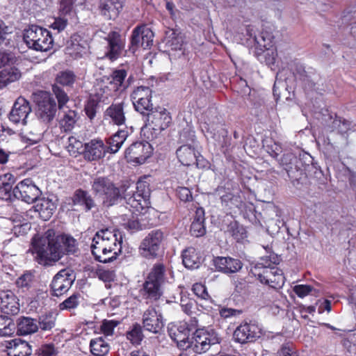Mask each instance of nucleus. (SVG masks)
I'll return each mask as SVG.
<instances>
[{
  "mask_svg": "<svg viewBox=\"0 0 356 356\" xmlns=\"http://www.w3.org/2000/svg\"><path fill=\"white\" fill-rule=\"evenodd\" d=\"M77 250L76 239L70 236L61 235L54 229H48L33 242L35 259L40 265L51 266L64 254V251L74 254Z\"/></svg>",
  "mask_w": 356,
  "mask_h": 356,
  "instance_id": "1",
  "label": "nucleus"
},
{
  "mask_svg": "<svg viewBox=\"0 0 356 356\" xmlns=\"http://www.w3.org/2000/svg\"><path fill=\"white\" fill-rule=\"evenodd\" d=\"M280 258L275 254H270L266 258H261V262L254 266V274L264 284L273 289H280L284 284V277L282 270L274 265L279 264Z\"/></svg>",
  "mask_w": 356,
  "mask_h": 356,
  "instance_id": "2",
  "label": "nucleus"
},
{
  "mask_svg": "<svg viewBox=\"0 0 356 356\" xmlns=\"http://www.w3.org/2000/svg\"><path fill=\"white\" fill-rule=\"evenodd\" d=\"M293 74L300 82L307 95L313 96L325 91L323 79L313 67H305L300 63H296Z\"/></svg>",
  "mask_w": 356,
  "mask_h": 356,
  "instance_id": "3",
  "label": "nucleus"
},
{
  "mask_svg": "<svg viewBox=\"0 0 356 356\" xmlns=\"http://www.w3.org/2000/svg\"><path fill=\"white\" fill-rule=\"evenodd\" d=\"M166 279L165 266L161 263L155 264L143 284V297L150 300L159 299L162 295L161 286Z\"/></svg>",
  "mask_w": 356,
  "mask_h": 356,
  "instance_id": "4",
  "label": "nucleus"
},
{
  "mask_svg": "<svg viewBox=\"0 0 356 356\" xmlns=\"http://www.w3.org/2000/svg\"><path fill=\"white\" fill-rule=\"evenodd\" d=\"M24 40L29 49L46 51L53 45V39L49 31L36 25H31L24 30Z\"/></svg>",
  "mask_w": 356,
  "mask_h": 356,
  "instance_id": "5",
  "label": "nucleus"
},
{
  "mask_svg": "<svg viewBox=\"0 0 356 356\" xmlns=\"http://www.w3.org/2000/svg\"><path fill=\"white\" fill-rule=\"evenodd\" d=\"M92 190L96 196L101 198L103 204L111 207L117 203L121 196L120 189L104 177H96L92 183Z\"/></svg>",
  "mask_w": 356,
  "mask_h": 356,
  "instance_id": "6",
  "label": "nucleus"
},
{
  "mask_svg": "<svg viewBox=\"0 0 356 356\" xmlns=\"http://www.w3.org/2000/svg\"><path fill=\"white\" fill-rule=\"evenodd\" d=\"M220 338L213 329H197L191 335L190 350L201 354L209 350L212 345L219 343Z\"/></svg>",
  "mask_w": 356,
  "mask_h": 356,
  "instance_id": "7",
  "label": "nucleus"
},
{
  "mask_svg": "<svg viewBox=\"0 0 356 356\" xmlns=\"http://www.w3.org/2000/svg\"><path fill=\"white\" fill-rule=\"evenodd\" d=\"M165 236L161 229L150 231L139 245L140 255L146 259L157 258L161 252Z\"/></svg>",
  "mask_w": 356,
  "mask_h": 356,
  "instance_id": "8",
  "label": "nucleus"
},
{
  "mask_svg": "<svg viewBox=\"0 0 356 356\" xmlns=\"http://www.w3.org/2000/svg\"><path fill=\"white\" fill-rule=\"evenodd\" d=\"M33 100L38 106L37 115L45 123L50 122L56 113V104L50 93L37 91L33 94Z\"/></svg>",
  "mask_w": 356,
  "mask_h": 356,
  "instance_id": "9",
  "label": "nucleus"
},
{
  "mask_svg": "<svg viewBox=\"0 0 356 356\" xmlns=\"http://www.w3.org/2000/svg\"><path fill=\"white\" fill-rule=\"evenodd\" d=\"M152 91L149 87L140 86L132 91L130 97L135 110L143 115L153 110Z\"/></svg>",
  "mask_w": 356,
  "mask_h": 356,
  "instance_id": "10",
  "label": "nucleus"
},
{
  "mask_svg": "<svg viewBox=\"0 0 356 356\" xmlns=\"http://www.w3.org/2000/svg\"><path fill=\"white\" fill-rule=\"evenodd\" d=\"M122 237L115 229H102L95 234L92 244L121 250Z\"/></svg>",
  "mask_w": 356,
  "mask_h": 356,
  "instance_id": "11",
  "label": "nucleus"
},
{
  "mask_svg": "<svg viewBox=\"0 0 356 356\" xmlns=\"http://www.w3.org/2000/svg\"><path fill=\"white\" fill-rule=\"evenodd\" d=\"M13 195L28 204L35 202L41 191L31 179H25L19 182L13 191Z\"/></svg>",
  "mask_w": 356,
  "mask_h": 356,
  "instance_id": "12",
  "label": "nucleus"
},
{
  "mask_svg": "<svg viewBox=\"0 0 356 356\" xmlns=\"http://www.w3.org/2000/svg\"><path fill=\"white\" fill-rule=\"evenodd\" d=\"M261 335V328L254 323H244L238 325L234 332L233 338L240 343H247L256 341Z\"/></svg>",
  "mask_w": 356,
  "mask_h": 356,
  "instance_id": "13",
  "label": "nucleus"
},
{
  "mask_svg": "<svg viewBox=\"0 0 356 356\" xmlns=\"http://www.w3.org/2000/svg\"><path fill=\"white\" fill-rule=\"evenodd\" d=\"M107 42L106 56L111 60L120 57L124 52L126 40L118 31H110L105 38Z\"/></svg>",
  "mask_w": 356,
  "mask_h": 356,
  "instance_id": "14",
  "label": "nucleus"
},
{
  "mask_svg": "<svg viewBox=\"0 0 356 356\" xmlns=\"http://www.w3.org/2000/svg\"><path fill=\"white\" fill-rule=\"evenodd\" d=\"M152 152L151 145L147 142H136L132 143L125 151L127 159L142 164L145 162Z\"/></svg>",
  "mask_w": 356,
  "mask_h": 356,
  "instance_id": "15",
  "label": "nucleus"
},
{
  "mask_svg": "<svg viewBox=\"0 0 356 356\" xmlns=\"http://www.w3.org/2000/svg\"><path fill=\"white\" fill-rule=\"evenodd\" d=\"M74 278L66 269L60 270L53 278L51 283V295L60 296L66 293L72 286Z\"/></svg>",
  "mask_w": 356,
  "mask_h": 356,
  "instance_id": "16",
  "label": "nucleus"
},
{
  "mask_svg": "<svg viewBox=\"0 0 356 356\" xmlns=\"http://www.w3.org/2000/svg\"><path fill=\"white\" fill-rule=\"evenodd\" d=\"M143 326L145 330L158 334L163 326V316L155 307H149L143 314Z\"/></svg>",
  "mask_w": 356,
  "mask_h": 356,
  "instance_id": "17",
  "label": "nucleus"
},
{
  "mask_svg": "<svg viewBox=\"0 0 356 356\" xmlns=\"http://www.w3.org/2000/svg\"><path fill=\"white\" fill-rule=\"evenodd\" d=\"M220 124V118L216 108L207 109L200 118V127L207 138H215V132Z\"/></svg>",
  "mask_w": 356,
  "mask_h": 356,
  "instance_id": "18",
  "label": "nucleus"
},
{
  "mask_svg": "<svg viewBox=\"0 0 356 356\" xmlns=\"http://www.w3.org/2000/svg\"><path fill=\"white\" fill-rule=\"evenodd\" d=\"M31 112L30 103L22 97H18L10 112L9 119L15 124H26V119Z\"/></svg>",
  "mask_w": 356,
  "mask_h": 356,
  "instance_id": "19",
  "label": "nucleus"
},
{
  "mask_svg": "<svg viewBox=\"0 0 356 356\" xmlns=\"http://www.w3.org/2000/svg\"><path fill=\"white\" fill-rule=\"evenodd\" d=\"M146 115L148 124L156 131H161L167 129L172 121L170 113L165 108H160V111L152 110Z\"/></svg>",
  "mask_w": 356,
  "mask_h": 356,
  "instance_id": "20",
  "label": "nucleus"
},
{
  "mask_svg": "<svg viewBox=\"0 0 356 356\" xmlns=\"http://www.w3.org/2000/svg\"><path fill=\"white\" fill-rule=\"evenodd\" d=\"M213 264L218 271L225 274L237 273L243 267V263L240 259L231 257H214Z\"/></svg>",
  "mask_w": 356,
  "mask_h": 356,
  "instance_id": "21",
  "label": "nucleus"
},
{
  "mask_svg": "<svg viewBox=\"0 0 356 356\" xmlns=\"http://www.w3.org/2000/svg\"><path fill=\"white\" fill-rule=\"evenodd\" d=\"M108 152L102 140L93 139L84 145L83 157L88 161H98Z\"/></svg>",
  "mask_w": 356,
  "mask_h": 356,
  "instance_id": "22",
  "label": "nucleus"
},
{
  "mask_svg": "<svg viewBox=\"0 0 356 356\" xmlns=\"http://www.w3.org/2000/svg\"><path fill=\"white\" fill-rule=\"evenodd\" d=\"M169 336L177 346L182 350H190V342L191 335H190L189 330L185 325L173 326L168 328Z\"/></svg>",
  "mask_w": 356,
  "mask_h": 356,
  "instance_id": "23",
  "label": "nucleus"
},
{
  "mask_svg": "<svg viewBox=\"0 0 356 356\" xmlns=\"http://www.w3.org/2000/svg\"><path fill=\"white\" fill-rule=\"evenodd\" d=\"M129 188V186L123 189L124 199L126 202L127 207L130 209H133L131 211L132 213L141 212L143 209L147 208L149 204V199L144 197L136 192L131 193L133 191L127 192V189Z\"/></svg>",
  "mask_w": 356,
  "mask_h": 356,
  "instance_id": "24",
  "label": "nucleus"
},
{
  "mask_svg": "<svg viewBox=\"0 0 356 356\" xmlns=\"http://www.w3.org/2000/svg\"><path fill=\"white\" fill-rule=\"evenodd\" d=\"M5 347L8 356H29L32 353L29 343L19 338L6 341Z\"/></svg>",
  "mask_w": 356,
  "mask_h": 356,
  "instance_id": "25",
  "label": "nucleus"
},
{
  "mask_svg": "<svg viewBox=\"0 0 356 356\" xmlns=\"http://www.w3.org/2000/svg\"><path fill=\"white\" fill-rule=\"evenodd\" d=\"M122 9L120 0H100L98 10L100 15L106 20L115 19Z\"/></svg>",
  "mask_w": 356,
  "mask_h": 356,
  "instance_id": "26",
  "label": "nucleus"
},
{
  "mask_svg": "<svg viewBox=\"0 0 356 356\" xmlns=\"http://www.w3.org/2000/svg\"><path fill=\"white\" fill-rule=\"evenodd\" d=\"M0 309L6 314L15 315L19 311L18 299L11 291H2L0 292Z\"/></svg>",
  "mask_w": 356,
  "mask_h": 356,
  "instance_id": "27",
  "label": "nucleus"
},
{
  "mask_svg": "<svg viewBox=\"0 0 356 356\" xmlns=\"http://www.w3.org/2000/svg\"><path fill=\"white\" fill-rule=\"evenodd\" d=\"M124 105V102L110 105L105 111V119L109 120L110 122L118 126L124 124L126 122Z\"/></svg>",
  "mask_w": 356,
  "mask_h": 356,
  "instance_id": "28",
  "label": "nucleus"
},
{
  "mask_svg": "<svg viewBox=\"0 0 356 356\" xmlns=\"http://www.w3.org/2000/svg\"><path fill=\"white\" fill-rule=\"evenodd\" d=\"M280 165L287 172L289 177H291V174L294 171H302L306 170L305 166L300 158H298L292 152H286L283 154L280 161Z\"/></svg>",
  "mask_w": 356,
  "mask_h": 356,
  "instance_id": "29",
  "label": "nucleus"
},
{
  "mask_svg": "<svg viewBox=\"0 0 356 356\" xmlns=\"http://www.w3.org/2000/svg\"><path fill=\"white\" fill-rule=\"evenodd\" d=\"M91 251L95 260L101 263H108L115 260L121 250L91 244Z\"/></svg>",
  "mask_w": 356,
  "mask_h": 356,
  "instance_id": "30",
  "label": "nucleus"
},
{
  "mask_svg": "<svg viewBox=\"0 0 356 356\" xmlns=\"http://www.w3.org/2000/svg\"><path fill=\"white\" fill-rule=\"evenodd\" d=\"M35 202L34 210L38 213L40 218L44 221L49 220L56 209L52 200L48 197H38Z\"/></svg>",
  "mask_w": 356,
  "mask_h": 356,
  "instance_id": "31",
  "label": "nucleus"
},
{
  "mask_svg": "<svg viewBox=\"0 0 356 356\" xmlns=\"http://www.w3.org/2000/svg\"><path fill=\"white\" fill-rule=\"evenodd\" d=\"M88 49V44L86 40L80 38L79 36H74L70 43L66 48L67 54L74 58H78L85 54Z\"/></svg>",
  "mask_w": 356,
  "mask_h": 356,
  "instance_id": "32",
  "label": "nucleus"
},
{
  "mask_svg": "<svg viewBox=\"0 0 356 356\" xmlns=\"http://www.w3.org/2000/svg\"><path fill=\"white\" fill-rule=\"evenodd\" d=\"M129 136L127 129H120L113 136L108 138L106 149L108 152L115 154L119 151Z\"/></svg>",
  "mask_w": 356,
  "mask_h": 356,
  "instance_id": "33",
  "label": "nucleus"
},
{
  "mask_svg": "<svg viewBox=\"0 0 356 356\" xmlns=\"http://www.w3.org/2000/svg\"><path fill=\"white\" fill-rule=\"evenodd\" d=\"M179 161L184 165L195 164L197 161V156L194 147L189 145L181 146L176 152Z\"/></svg>",
  "mask_w": 356,
  "mask_h": 356,
  "instance_id": "34",
  "label": "nucleus"
},
{
  "mask_svg": "<svg viewBox=\"0 0 356 356\" xmlns=\"http://www.w3.org/2000/svg\"><path fill=\"white\" fill-rule=\"evenodd\" d=\"M15 182V178L10 173H6L0 177V199L4 200H11L14 188L13 186Z\"/></svg>",
  "mask_w": 356,
  "mask_h": 356,
  "instance_id": "35",
  "label": "nucleus"
},
{
  "mask_svg": "<svg viewBox=\"0 0 356 356\" xmlns=\"http://www.w3.org/2000/svg\"><path fill=\"white\" fill-rule=\"evenodd\" d=\"M127 72L124 69L115 70L110 75L109 84L116 92H124Z\"/></svg>",
  "mask_w": 356,
  "mask_h": 356,
  "instance_id": "36",
  "label": "nucleus"
},
{
  "mask_svg": "<svg viewBox=\"0 0 356 356\" xmlns=\"http://www.w3.org/2000/svg\"><path fill=\"white\" fill-rule=\"evenodd\" d=\"M39 327L38 321L30 317H22L17 322V332L20 335H27L35 333Z\"/></svg>",
  "mask_w": 356,
  "mask_h": 356,
  "instance_id": "37",
  "label": "nucleus"
},
{
  "mask_svg": "<svg viewBox=\"0 0 356 356\" xmlns=\"http://www.w3.org/2000/svg\"><path fill=\"white\" fill-rule=\"evenodd\" d=\"M72 201L75 205L84 206L86 211L90 210L95 206L94 200L88 192L81 189L76 191Z\"/></svg>",
  "mask_w": 356,
  "mask_h": 356,
  "instance_id": "38",
  "label": "nucleus"
},
{
  "mask_svg": "<svg viewBox=\"0 0 356 356\" xmlns=\"http://www.w3.org/2000/svg\"><path fill=\"white\" fill-rule=\"evenodd\" d=\"M59 123L65 131L71 130L76 122V113L74 111L67 109L59 112Z\"/></svg>",
  "mask_w": 356,
  "mask_h": 356,
  "instance_id": "39",
  "label": "nucleus"
},
{
  "mask_svg": "<svg viewBox=\"0 0 356 356\" xmlns=\"http://www.w3.org/2000/svg\"><path fill=\"white\" fill-rule=\"evenodd\" d=\"M182 262L184 266L188 269L197 268L200 263V257L194 248H188L183 251Z\"/></svg>",
  "mask_w": 356,
  "mask_h": 356,
  "instance_id": "40",
  "label": "nucleus"
},
{
  "mask_svg": "<svg viewBox=\"0 0 356 356\" xmlns=\"http://www.w3.org/2000/svg\"><path fill=\"white\" fill-rule=\"evenodd\" d=\"M90 347L95 356H105L109 352L108 344L102 337L91 340Z\"/></svg>",
  "mask_w": 356,
  "mask_h": 356,
  "instance_id": "41",
  "label": "nucleus"
},
{
  "mask_svg": "<svg viewBox=\"0 0 356 356\" xmlns=\"http://www.w3.org/2000/svg\"><path fill=\"white\" fill-rule=\"evenodd\" d=\"M56 321V316L52 312H49L41 315L37 321L38 327H40L42 330L49 331L55 327Z\"/></svg>",
  "mask_w": 356,
  "mask_h": 356,
  "instance_id": "42",
  "label": "nucleus"
},
{
  "mask_svg": "<svg viewBox=\"0 0 356 356\" xmlns=\"http://www.w3.org/2000/svg\"><path fill=\"white\" fill-rule=\"evenodd\" d=\"M66 148L70 154L74 157H76L81 154H83L84 152L83 143L74 136H70L68 138V143Z\"/></svg>",
  "mask_w": 356,
  "mask_h": 356,
  "instance_id": "43",
  "label": "nucleus"
},
{
  "mask_svg": "<svg viewBox=\"0 0 356 356\" xmlns=\"http://www.w3.org/2000/svg\"><path fill=\"white\" fill-rule=\"evenodd\" d=\"M15 330V324L7 316H0V336L6 337L12 335Z\"/></svg>",
  "mask_w": 356,
  "mask_h": 356,
  "instance_id": "44",
  "label": "nucleus"
},
{
  "mask_svg": "<svg viewBox=\"0 0 356 356\" xmlns=\"http://www.w3.org/2000/svg\"><path fill=\"white\" fill-rule=\"evenodd\" d=\"M35 282V274L31 271H26L16 280L17 287L22 289H29Z\"/></svg>",
  "mask_w": 356,
  "mask_h": 356,
  "instance_id": "45",
  "label": "nucleus"
},
{
  "mask_svg": "<svg viewBox=\"0 0 356 356\" xmlns=\"http://www.w3.org/2000/svg\"><path fill=\"white\" fill-rule=\"evenodd\" d=\"M127 338L133 344H140L144 338L142 327L138 323L133 325L131 329L127 333Z\"/></svg>",
  "mask_w": 356,
  "mask_h": 356,
  "instance_id": "46",
  "label": "nucleus"
},
{
  "mask_svg": "<svg viewBox=\"0 0 356 356\" xmlns=\"http://www.w3.org/2000/svg\"><path fill=\"white\" fill-rule=\"evenodd\" d=\"M142 26H136L132 31L131 37V42L129 51L134 54L136 51L141 46L142 41Z\"/></svg>",
  "mask_w": 356,
  "mask_h": 356,
  "instance_id": "47",
  "label": "nucleus"
},
{
  "mask_svg": "<svg viewBox=\"0 0 356 356\" xmlns=\"http://www.w3.org/2000/svg\"><path fill=\"white\" fill-rule=\"evenodd\" d=\"M19 78V74L13 69L3 70L0 72V88L4 87Z\"/></svg>",
  "mask_w": 356,
  "mask_h": 356,
  "instance_id": "48",
  "label": "nucleus"
},
{
  "mask_svg": "<svg viewBox=\"0 0 356 356\" xmlns=\"http://www.w3.org/2000/svg\"><path fill=\"white\" fill-rule=\"evenodd\" d=\"M216 194L220 196L222 203L227 204L229 202L234 204V202H238V196L230 191H225V188L219 186L216 190ZM236 207L238 204H235Z\"/></svg>",
  "mask_w": 356,
  "mask_h": 356,
  "instance_id": "49",
  "label": "nucleus"
},
{
  "mask_svg": "<svg viewBox=\"0 0 356 356\" xmlns=\"http://www.w3.org/2000/svg\"><path fill=\"white\" fill-rule=\"evenodd\" d=\"M227 231L237 241H241L246 237L245 229L236 221L229 225Z\"/></svg>",
  "mask_w": 356,
  "mask_h": 356,
  "instance_id": "50",
  "label": "nucleus"
},
{
  "mask_svg": "<svg viewBox=\"0 0 356 356\" xmlns=\"http://www.w3.org/2000/svg\"><path fill=\"white\" fill-rule=\"evenodd\" d=\"M219 146L224 149V152L227 151L231 145V137L228 136L227 130L221 129L218 131V135L215 132V138H213Z\"/></svg>",
  "mask_w": 356,
  "mask_h": 356,
  "instance_id": "51",
  "label": "nucleus"
},
{
  "mask_svg": "<svg viewBox=\"0 0 356 356\" xmlns=\"http://www.w3.org/2000/svg\"><path fill=\"white\" fill-rule=\"evenodd\" d=\"M77 0H59L58 14L70 17L74 12V4Z\"/></svg>",
  "mask_w": 356,
  "mask_h": 356,
  "instance_id": "52",
  "label": "nucleus"
},
{
  "mask_svg": "<svg viewBox=\"0 0 356 356\" xmlns=\"http://www.w3.org/2000/svg\"><path fill=\"white\" fill-rule=\"evenodd\" d=\"M76 79V76L73 72L65 70L60 72L56 77V82L63 86H72Z\"/></svg>",
  "mask_w": 356,
  "mask_h": 356,
  "instance_id": "53",
  "label": "nucleus"
},
{
  "mask_svg": "<svg viewBox=\"0 0 356 356\" xmlns=\"http://www.w3.org/2000/svg\"><path fill=\"white\" fill-rule=\"evenodd\" d=\"M81 295L79 293H74L63 302L59 305V308L63 309H72L76 308L80 303Z\"/></svg>",
  "mask_w": 356,
  "mask_h": 356,
  "instance_id": "54",
  "label": "nucleus"
},
{
  "mask_svg": "<svg viewBox=\"0 0 356 356\" xmlns=\"http://www.w3.org/2000/svg\"><path fill=\"white\" fill-rule=\"evenodd\" d=\"M141 47L144 49L150 48L153 44L154 33L152 31L145 25L142 27Z\"/></svg>",
  "mask_w": 356,
  "mask_h": 356,
  "instance_id": "55",
  "label": "nucleus"
},
{
  "mask_svg": "<svg viewBox=\"0 0 356 356\" xmlns=\"http://www.w3.org/2000/svg\"><path fill=\"white\" fill-rule=\"evenodd\" d=\"M69 17L68 16L58 14V16L54 19L50 28L57 31L58 33L63 31L67 26Z\"/></svg>",
  "mask_w": 356,
  "mask_h": 356,
  "instance_id": "56",
  "label": "nucleus"
},
{
  "mask_svg": "<svg viewBox=\"0 0 356 356\" xmlns=\"http://www.w3.org/2000/svg\"><path fill=\"white\" fill-rule=\"evenodd\" d=\"M120 322L115 320H104L101 325V330L106 337L113 336L114 330Z\"/></svg>",
  "mask_w": 356,
  "mask_h": 356,
  "instance_id": "57",
  "label": "nucleus"
},
{
  "mask_svg": "<svg viewBox=\"0 0 356 356\" xmlns=\"http://www.w3.org/2000/svg\"><path fill=\"white\" fill-rule=\"evenodd\" d=\"M52 90L58 100L59 108L63 109L64 105L69 100L67 95L61 88L56 85L52 86Z\"/></svg>",
  "mask_w": 356,
  "mask_h": 356,
  "instance_id": "58",
  "label": "nucleus"
},
{
  "mask_svg": "<svg viewBox=\"0 0 356 356\" xmlns=\"http://www.w3.org/2000/svg\"><path fill=\"white\" fill-rule=\"evenodd\" d=\"M332 127L339 133L345 134L351 129V122L341 118H337L332 122Z\"/></svg>",
  "mask_w": 356,
  "mask_h": 356,
  "instance_id": "59",
  "label": "nucleus"
},
{
  "mask_svg": "<svg viewBox=\"0 0 356 356\" xmlns=\"http://www.w3.org/2000/svg\"><path fill=\"white\" fill-rule=\"evenodd\" d=\"M11 31L10 28L6 26L5 23L0 19V45L10 44Z\"/></svg>",
  "mask_w": 356,
  "mask_h": 356,
  "instance_id": "60",
  "label": "nucleus"
},
{
  "mask_svg": "<svg viewBox=\"0 0 356 356\" xmlns=\"http://www.w3.org/2000/svg\"><path fill=\"white\" fill-rule=\"evenodd\" d=\"M183 42L184 41L182 36L175 32H172L170 36V39H169L167 42V45L172 50H178L181 49Z\"/></svg>",
  "mask_w": 356,
  "mask_h": 356,
  "instance_id": "61",
  "label": "nucleus"
},
{
  "mask_svg": "<svg viewBox=\"0 0 356 356\" xmlns=\"http://www.w3.org/2000/svg\"><path fill=\"white\" fill-rule=\"evenodd\" d=\"M149 186V185L146 181L139 179L136 183L135 192L144 197H147L149 199L150 195V189Z\"/></svg>",
  "mask_w": 356,
  "mask_h": 356,
  "instance_id": "62",
  "label": "nucleus"
},
{
  "mask_svg": "<svg viewBox=\"0 0 356 356\" xmlns=\"http://www.w3.org/2000/svg\"><path fill=\"white\" fill-rule=\"evenodd\" d=\"M58 353L57 348L52 343H47L41 346L38 349V356H56Z\"/></svg>",
  "mask_w": 356,
  "mask_h": 356,
  "instance_id": "63",
  "label": "nucleus"
},
{
  "mask_svg": "<svg viewBox=\"0 0 356 356\" xmlns=\"http://www.w3.org/2000/svg\"><path fill=\"white\" fill-rule=\"evenodd\" d=\"M97 105L98 103L95 99H90L85 106L86 114L90 120H92L96 115Z\"/></svg>",
  "mask_w": 356,
  "mask_h": 356,
  "instance_id": "64",
  "label": "nucleus"
}]
</instances>
